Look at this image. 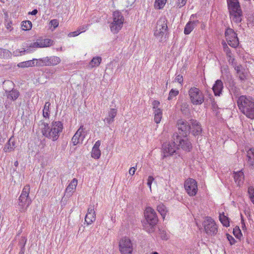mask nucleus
I'll list each match as a JSON object with an SVG mask.
<instances>
[{"instance_id":"nucleus-26","label":"nucleus","mask_w":254,"mask_h":254,"mask_svg":"<svg viewBox=\"0 0 254 254\" xmlns=\"http://www.w3.org/2000/svg\"><path fill=\"white\" fill-rule=\"evenodd\" d=\"M15 145V142L11 137L4 145L3 150L5 152H10L14 150Z\"/></svg>"},{"instance_id":"nucleus-8","label":"nucleus","mask_w":254,"mask_h":254,"mask_svg":"<svg viewBox=\"0 0 254 254\" xmlns=\"http://www.w3.org/2000/svg\"><path fill=\"white\" fill-rule=\"evenodd\" d=\"M189 95L191 103L194 105H201L204 102V95L198 88H190L189 91Z\"/></svg>"},{"instance_id":"nucleus-56","label":"nucleus","mask_w":254,"mask_h":254,"mask_svg":"<svg viewBox=\"0 0 254 254\" xmlns=\"http://www.w3.org/2000/svg\"><path fill=\"white\" fill-rule=\"evenodd\" d=\"M135 170H136V168L135 167L130 168L129 170V174L130 175H132V176L135 173Z\"/></svg>"},{"instance_id":"nucleus-38","label":"nucleus","mask_w":254,"mask_h":254,"mask_svg":"<svg viewBox=\"0 0 254 254\" xmlns=\"http://www.w3.org/2000/svg\"><path fill=\"white\" fill-rule=\"evenodd\" d=\"M51 104L49 102H46L43 110V115L44 118H47L49 117V109Z\"/></svg>"},{"instance_id":"nucleus-58","label":"nucleus","mask_w":254,"mask_h":254,"mask_svg":"<svg viewBox=\"0 0 254 254\" xmlns=\"http://www.w3.org/2000/svg\"><path fill=\"white\" fill-rule=\"evenodd\" d=\"M38 13V10L36 9H34L32 11H30L28 13L29 14L31 15H36Z\"/></svg>"},{"instance_id":"nucleus-43","label":"nucleus","mask_w":254,"mask_h":254,"mask_svg":"<svg viewBox=\"0 0 254 254\" xmlns=\"http://www.w3.org/2000/svg\"><path fill=\"white\" fill-rule=\"evenodd\" d=\"M223 47L224 51L226 53L227 57L230 58L231 57V52L230 49L228 47L227 44L226 43H224L223 44Z\"/></svg>"},{"instance_id":"nucleus-47","label":"nucleus","mask_w":254,"mask_h":254,"mask_svg":"<svg viewBox=\"0 0 254 254\" xmlns=\"http://www.w3.org/2000/svg\"><path fill=\"white\" fill-rule=\"evenodd\" d=\"M227 238L228 240L229 241L230 244L232 245L234 244L236 242L235 239L230 235L227 234Z\"/></svg>"},{"instance_id":"nucleus-6","label":"nucleus","mask_w":254,"mask_h":254,"mask_svg":"<svg viewBox=\"0 0 254 254\" xmlns=\"http://www.w3.org/2000/svg\"><path fill=\"white\" fill-rule=\"evenodd\" d=\"M145 217L149 226L146 227V231L149 233H152L154 231V226L158 222V217L155 210L150 207H146L145 212Z\"/></svg>"},{"instance_id":"nucleus-45","label":"nucleus","mask_w":254,"mask_h":254,"mask_svg":"<svg viewBox=\"0 0 254 254\" xmlns=\"http://www.w3.org/2000/svg\"><path fill=\"white\" fill-rule=\"evenodd\" d=\"M27 50H24L23 51H20L19 50H17L13 52V55L15 56H19L23 55L25 52H26Z\"/></svg>"},{"instance_id":"nucleus-10","label":"nucleus","mask_w":254,"mask_h":254,"mask_svg":"<svg viewBox=\"0 0 254 254\" xmlns=\"http://www.w3.org/2000/svg\"><path fill=\"white\" fill-rule=\"evenodd\" d=\"M173 138L176 140L178 149L182 148L186 151H190L192 148L191 143L187 136H181L176 133L173 134Z\"/></svg>"},{"instance_id":"nucleus-40","label":"nucleus","mask_w":254,"mask_h":254,"mask_svg":"<svg viewBox=\"0 0 254 254\" xmlns=\"http://www.w3.org/2000/svg\"><path fill=\"white\" fill-rule=\"evenodd\" d=\"M248 193L251 202L254 204V188L252 186L248 188Z\"/></svg>"},{"instance_id":"nucleus-50","label":"nucleus","mask_w":254,"mask_h":254,"mask_svg":"<svg viewBox=\"0 0 254 254\" xmlns=\"http://www.w3.org/2000/svg\"><path fill=\"white\" fill-rule=\"evenodd\" d=\"M175 81L179 82V83H182L183 81V76L180 74L176 75Z\"/></svg>"},{"instance_id":"nucleus-61","label":"nucleus","mask_w":254,"mask_h":254,"mask_svg":"<svg viewBox=\"0 0 254 254\" xmlns=\"http://www.w3.org/2000/svg\"><path fill=\"white\" fill-rule=\"evenodd\" d=\"M14 165L15 167H17L18 165V162L17 161H15Z\"/></svg>"},{"instance_id":"nucleus-2","label":"nucleus","mask_w":254,"mask_h":254,"mask_svg":"<svg viewBox=\"0 0 254 254\" xmlns=\"http://www.w3.org/2000/svg\"><path fill=\"white\" fill-rule=\"evenodd\" d=\"M40 128L42 134L46 137L56 141L59 137L60 133L63 129V125L60 121L52 122L51 126L48 124L42 122Z\"/></svg>"},{"instance_id":"nucleus-32","label":"nucleus","mask_w":254,"mask_h":254,"mask_svg":"<svg viewBox=\"0 0 254 254\" xmlns=\"http://www.w3.org/2000/svg\"><path fill=\"white\" fill-rule=\"evenodd\" d=\"M96 219V214L95 213H87L85 218V221L87 223L88 225H90L92 224L94 221H95Z\"/></svg>"},{"instance_id":"nucleus-19","label":"nucleus","mask_w":254,"mask_h":254,"mask_svg":"<svg viewBox=\"0 0 254 254\" xmlns=\"http://www.w3.org/2000/svg\"><path fill=\"white\" fill-rule=\"evenodd\" d=\"M194 15H191L190 18V20L186 24L184 28L185 34L189 35L190 34L195 27L199 24V21L198 20H194Z\"/></svg>"},{"instance_id":"nucleus-22","label":"nucleus","mask_w":254,"mask_h":254,"mask_svg":"<svg viewBox=\"0 0 254 254\" xmlns=\"http://www.w3.org/2000/svg\"><path fill=\"white\" fill-rule=\"evenodd\" d=\"M190 123L192 134L195 136L199 135L201 133L202 128L199 123L196 120H192Z\"/></svg>"},{"instance_id":"nucleus-54","label":"nucleus","mask_w":254,"mask_h":254,"mask_svg":"<svg viewBox=\"0 0 254 254\" xmlns=\"http://www.w3.org/2000/svg\"><path fill=\"white\" fill-rule=\"evenodd\" d=\"M87 213H95V211L94 210V206L90 205L88 207Z\"/></svg>"},{"instance_id":"nucleus-1","label":"nucleus","mask_w":254,"mask_h":254,"mask_svg":"<svg viewBox=\"0 0 254 254\" xmlns=\"http://www.w3.org/2000/svg\"><path fill=\"white\" fill-rule=\"evenodd\" d=\"M40 128L42 134L46 137L56 141L59 137L60 133L63 129V125L60 121L52 122L51 126L48 124L42 122Z\"/></svg>"},{"instance_id":"nucleus-35","label":"nucleus","mask_w":254,"mask_h":254,"mask_svg":"<svg viewBox=\"0 0 254 254\" xmlns=\"http://www.w3.org/2000/svg\"><path fill=\"white\" fill-rule=\"evenodd\" d=\"M167 0H155L154 2V8L156 9H160L164 7Z\"/></svg>"},{"instance_id":"nucleus-11","label":"nucleus","mask_w":254,"mask_h":254,"mask_svg":"<svg viewBox=\"0 0 254 254\" xmlns=\"http://www.w3.org/2000/svg\"><path fill=\"white\" fill-rule=\"evenodd\" d=\"M202 225L205 232L209 235H214L217 232V226L214 220L209 217L205 218Z\"/></svg>"},{"instance_id":"nucleus-21","label":"nucleus","mask_w":254,"mask_h":254,"mask_svg":"<svg viewBox=\"0 0 254 254\" xmlns=\"http://www.w3.org/2000/svg\"><path fill=\"white\" fill-rule=\"evenodd\" d=\"M223 89V83L221 80L217 79L213 86L212 90L215 96H219L222 94Z\"/></svg>"},{"instance_id":"nucleus-31","label":"nucleus","mask_w":254,"mask_h":254,"mask_svg":"<svg viewBox=\"0 0 254 254\" xmlns=\"http://www.w3.org/2000/svg\"><path fill=\"white\" fill-rule=\"evenodd\" d=\"M77 185V180L75 178L73 179L69 183L66 189V193H72L75 189Z\"/></svg>"},{"instance_id":"nucleus-28","label":"nucleus","mask_w":254,"mask_h":254,"mask_svg":"<svg viewBox=\"0 0 254 254\" xmlns=\"http://www.w3.org/2000/svg\"><path fill=\"white\" fill-rule=\"evenodd\" d=\"M38 42L39 48L48 47L53 44V41L49 39L38 40Z\"/></svg>"},{"instance_id":"nucleus-49","label":"nucleus","mask_w":254,"mask_h":254,"mask_svg":"<svg viewBox=\"0 0 254 254\" xmlns=\"http://www.w3.org/2000/svg\"><path fill=\"white\" fill-rule=\"evenodd\" d=\"M153 110H156L157 109H160L158 106L160 105V102L157 100H154L152 102Z\"/></svg>"},{"instance_id":"nucleus-39","label":"nucleus","mask_w":254,"mask_h":254,"mask_svg":"<svg viewBox=\"0 0 254 254\" xmlns=\"http://www.w3.org/2000/svg\"><path fill=\"white\" fill-rule=\"evenodd\" d=\"M101 154L99 148H92L91 151V157L92 158L98 159L100 157Z\"/></svg>"},{"instance_id":"nucleus-4","label":"nucleus","mask_w":254,"mask_h":254,"mask_svg":"<svg viewBox=\"0 0 254 254\" xmlns=\"http://www.w3.org/2000/svg\"><path fill=\"white\" fill-rule=\"evenodd\" d=\"M227 2L231 21L236 23L241 22L243 12L238 0H227Z\"/></svg>"},{"instance_id":"nucleus-51","label":"nucleus","mask_w":254,"mask_h":254,"mask_svg":"<svg viewBox=\"0 0 254 254\" xmlns=\"http://www.w3.org/2000/svg\"><path fill=\"white\" fill-rule=\"evenodd\" d=\"M187 2V0H178L177 6L181 8L184 6Z\"/></svg>"},{"instance_id":"nucleus-59","label":"nucleus","mask_w":254,"mask_h":254,"mask_svg":"<svg viewBox=\"0 0 254 254\" xmlns=\"http://www.w3.org/2000/svg\"><path fill=\"white\" fill-rule=\"evenodd\" d=\"M241 219H242V228L243 229H246V226H245V223H244V220L243 219V216L242 215H241Z\"/></svg>"},{"instance_id":"nucleus-3","label":"nucleus","mask_w":254,"mask_h":254,"mask_svg":"<svg viewBox=\"0 0 254 254\" xmlns=\"http://www.w3.org/2000/svg\"><path fill=\"white\" fill-rule=\"evenodd\" d=\"M237 105L240 111L247 117L254 119V99L250 96L242 95L238 97Z\"/></svg>"},{"instance_id":"nucleus-16","label":"nucleus","mask_w":254,"mask_h":254,"mask_svg":"<svg viewBox=\"0 0 254 254\" xmlns=\"http://www.w3.org/2000/svg\"><path fill=\"white\" fill-rule=\"evenodd\" d=\"M185 188L190 196H194L197 192V184L196 181L191 178H189L185 182Z\"/></svg>"},{"instance_id":"nucleus-29","label":"nucleus","mask_w":254,"mask_h":254,"mask_svg":"<svg viewBox=\"0 0 254 254\" xmlns=\"http://www.w3.org/2000/svg\"><path fill=\"white\" fill-rule=\"evenodd\" d=\"M36 62L37 59H33L32 60L19 63L18 64L17 66L22 68L31 67L36 65Z\"/></svg>"},{"instance_id":"nucleus-57","label":"nucleus","mask_w":254,"mask_h":254,"mask_svg":"<svg viewBox=\"0 0 254 254\" xmlns=\"http://www.w3.org/2000/svg\"><path fill=\"white\" fill-rule=\"evenodd\" d=\"M101 145V142L100 140H98L94 144L93 148H99V147Z\"/></svg>"},{"instance_id":"nucleus-62","label":"nucleus","mask_w":254,"mask_h":254,"mask_svg":"<svg viewBox=\"0 0 254 254\" xmlns=\"http://www.w3.org/2000/svg\"><path fill=\"white\" fill-rule=\"evenodd\" d=\"M150 254H159L157 252H153Z\"/></svg>"},{"instance_id":"nucleus-33","label":"nucleus","mask_w":254,"mask_h":254,"mask_svg":"<svg viewBox=\"0 0 254 254\" xmlns=\"http://www.w3.org/2000/svg\"><path fill=\"white\" fill-rule=\"evenodd\" d=\"M102 58L100 57H94L89 63V66L91 67L98 66L101 63Z\"/></svg>"},{"instance_id":"nucleus-48","label":"nucleus","mask_w":254,"mask_h":254,"mask_svg":"<svg viewBox=\"0 0 254 254\" xmlns=\"http://www.w3.org/2000/svg\"><path fill=\"white\" fill-rule=\"evenodd\" d=\"M154 181V178L152 176H149L147 179V185L148 187L150 188L151 190V184L152 183V182Z\"/></svg>"},{"instance_id":"nucleus-12","label":"nucleus","mask_w":254,"mask_h":254,"mask_svg":"<svg viewBox=\"0 0 254 254\" xmlns=\"http://www.w3.org/2000/svg\"><path fill=\"white\" fill-rule=\"evenodd\" d=\"M61 61V59L57 56L46 57L38 60L37 59L36 65L37 66L56 65Z\"/></svg>"},{"instance_id":"nucleus-14","label":"nucleus","mask_w":254,"mask_h":254,"mask_svg":"<svg viewBox=\"0 0 254 254\" xmlns=\"http://www.w3.org/2000/svg\"><path fill=\"white\" fill-rule=\"evenodd\" d=\"M119 248L121 254H132V244L130 240L127 237H124L120 240Z\"/></svg>"},{"instance_id":"nucleus-18","label":"nucleus","mask_w":254,"mask_h":254,"mask_svg":"<svg viewBox=\"0 0 254 254\" xmlns=\"http://www.w3.org/2000/svg\"><path fill=\"white\" fill-rule=\"evenodd\" d=\"M177 126L180 135L187 136L191 128L190 125L186 121L181 119L178 120Z\"/></svg>"},{"instance_id":"nucleus-41","label":"nucleus","mask_w":254,"mask_h":254,"mask_svg":"<svg viewBox=\"0 0 254 254\" xmlns=\"http://www.w3.org/2000/svg\"><path fill=\"white\" fill-rule=\"evenodd\" d=\"M179 94V91L178 90H175L172 89L169 92L168 99L169 100H172L174 97H176Z\"/></svg>"},{"instance_id":"nucleus-60","label":"nucleus","mask_w":254,"mask_h":254,"mask_svg":"<svg viewBox=\"0 0 254 254\" xmlns=\"http://www.w3.org/2000/svg\"><path fill=\"white\" fill-rule=\"evenodd\" d=\"M25 248H20V251L19 254H24Z\"/></svg>"},{"instance_id":"nucleus-42","label":"nucleus","mask_w":254,"mask_h":254,"mask_svg":"<svg viewBox=\"0 0 254 254\" xmlns=\"http://www.w3.org/2000/svg\"><path fill=\"white\" fill-rule=\"evenodd\" d=\"M32 48H39L38 40L36 42L31 43L29 45V46L28 47V48L26 50H27L26 52L28 53L29 52L32 51L31 49Z\"/></svg>"},{"instance_id":"nucleus-13","label":"nucleus","mask_w":254,"mask_h":254,"mask_svg":"<svg viewBox=\"0 0 254 254\" xmlns=\"http://www.w3.org/2000/svg\"><path fill=\"white\" fill-rule=\"evenodd\" d=\"M225 38L228 44L233 48H237L239 44L237 34L231 28H227L225 32Z\"/></svg>"},{"instance_id":"nucleus-25","label":"nucleus","mask_w":254,"mask_h":254,"mask_svg":"<svg viewBox=\"0 0 254 254\" xmlns=\"http://www.w3.org/2000/svg\"><path fill=\"white\" fill-rule=\"evenodd\" d=\"M248 163L251 168L254 169V149H250L247 152Z\"/></svg>"},{"instance_id":"nucleus-34","label":"nucleus","mask_w":254,"mask_h":254,"mask_svg":"<svg viewBox=\"0 0 254 254\" xmlns=\"http://www.w3.org/2000/svg\"><path fill=\"white\" fill-rule=\"evenodd\" d=\"M219 220L224 226L226 227L230 225L229 218L224 213L220 214Z\"/></svg>"},{"instance_id":"nucleus-36","label":"nucleus","mask_w":254,"mask_h":254,"mask_svg":"<svg viewBox=\"0 0 254 254\" xmlns=\"http://www.w3.org/2000/svg\"><path fill=\"white\" fill-rule=\"evenodd\" d=\"M157 209L163 218L164 219L167 212L166 207L163 204H160L157 206Z\"/></svg>"},{"instance_id":"nucleus-30","label":"nucleus","mask_w":254,"mask_h":254,"mask_svg":"<svg viewBox=\"0 0 254 254\" xmlns=\"http://www.w3.org/2000/svg\"><path fill=\"white\" fill-rule=\"evenodd\" d=\"M154 121L156 124H159L162 118V110L161 109H157L153 111Z\"/></svg>"},{"instance_id":"nucleus-9","label":"nucleus","mask_w":254,"mask_h":254,"mask_svg":"<svg viewBox=\"0 0 254 254\" xmlns=\"http://www.w3.org/2000/svg\"><path fill=\"white\" fill-rule=\"evenodd\" d=\"M167 30V20L165 17H162L157 21L154 35L160 39V41H162V38L166 34Z\"/></svg>"},{"instance_id":"nucleus-5","label":"nucleus","mask_w":254,"mask_h":254,"mask_svg":"<svg viewBox=\"0 0 254 254\" xmlns=\"http://www.w3.org/2000/svg\"><path fill=\"white\" fill-rule=\"evenodd\" d=\"M30 187L29 185L24 187L19 197L16 207L21 212H24L31 204L32 200L29 197Z\"/></svg>"},{"instance_id":"nucleus-55","label":"nucleus","mask_w":254,"mask_h":254,"mask_svg":"<svg viewBox=\"0 0 254 254\" xmlns=\"http://www.w3.org/2000/svg\"><path fill=\"white\" fill-rule=\"evenodd\" d=\"M233 233H234V234L236 236V237L238 238L239 237L238 234H239V233L241 234V231H240L239 228H238V229H234Z\"/></svg>"},{"instance_id":"nucleus-37","label":"nucleus","mask_w":254,"mask_h":254,"mask_svg":"<svg viewBox=\"0 0 254 254\" xmlns=\"http://www.w3.org/2000/svg\"><path fill=\"white\" fill-rule=\"evenodd\" d=\"M32 22L29 20L22 21L21 23V28L23 30H29L32 28Z\"/></svg>"},{"instance_id":"nucleus-46","label":"nucleus","mask_w":254,"mask_h":254,"mask_svg":"<svg viewBox=\"0 0 254 254\" xmlns=\"http://www.w3.org/2000/svg\"><path fill=\"white\" fill-rule=\"evenodd\" d=\"M50 24L56 28L59 26V21L57 19H52L50 21Z\"/></svg>"},{"instance_id":"nucleus-7","label":"nucleus","mask_w":254,"mask_h":254,"mask_svg":"<svg viewBox=\"0 0 254 254\" xmlns=\"http://www.w3.org/2000/svg\"><path fill=\"white\" fill-rule=\"evenodd\" d=\"M112 18L113 21L110 24V28L113 33L117 34L123 27L125 19L122 13L119 11L113 12Z\"/></svg>"},{"instance_id":"nucleus-63","label":"nucleus","mask_w":254,"mask_h":254,"mask_svg":"<svg viewBox=\"0 0 254 254\" xmlns=\"http://www.w3.org/2000/svg\"><path fill=\"white\" fill-rule=\"evenodd\" d=\"M3 50L0 48V56H1Z\"/></svg>"},{"instance_id":"nucleus-20","label":"nucleus","mask_w":254,"mask_h":254,"mask_svg":"<svg viewBox=\"0 0 254 254\" xmlns=\"http://www.w3.org/2000/svg\"><path fill=\"white\" fill-rule=\"evenodd\" d=\"M239 79L242 81H244L248 75L247 69H245L241 65H239L235 67Z\"/></svg>"},{"instance_id":"nucleus-15","label":"nucleus","mask_w":254,"mask_h":254,"mask_svg":"<svg viewBox=\"0 0 254 254\" xmlns=\"http://www.w3.org/2000/svg\"><path fill=\"white\" fill-rule=\"evenodd\" d=\"M162 149L164 157L173 155L178 149L176 140L172 137L171 141L163 144Z\"/></svg>"},{"instance_id":"nucleus-27","label":"nucleus","mask_w":254,"mask_h":254,"mask_svg":"<svg viewBox=\"0 0 254 254\" xmlns=\"http://www.w3.org/2000/svg\"><path fill=\"white\" fill-rule=\"evenodd\" d=\"M6 93L7 99L12 101L16 100L19 96V93L16 90L6 91Z\"/></svg>"},{"instance_id":"nucleus-52","label":"nucleus","mask_w":254,"mask_h":254,"mask_svg":"<svg viewBox=\"0 0 254 254\" xmlns=\"http://www.w3.org/2000/svg\"><path fill=\"white\" fill-rule=\"evenodd\" d=\"M79 34H80V32L77 30V31L69 33L68 36L69 37H75L78 35Z\"/></svg>"},{"instance_id":"nucleus-24","label":"nucleus","mask_w":254,"mask_h":254,"mask_svg":"<svg viewBox=\"0 0 254 254\" xmlns=\"http://www.w3.org/2000/svg\"><path fill=\"white\" fill-rule=\"evenodd\" d=\"M117 113V110L115 109H110L108 111V114L107 118L104 120L108 124L110 125L114 121V118L116 116Z\"/></svg>"},{"instance_id":"nucleus-64","label":"nucleus","mask_w":254,"mask_h":254,"mask_svg":"<svg viewBox=\"0 0 254 254\" xmlns=\"http://www.w3.org/2000/svg\"><path fill=\"white\" fill-rule=\"evenodd\" d=\"M63 48L62 47H60L59 49H57V51H62Z\"/></svg>"},{"instance_id":"nucleus-44","label":"nucleus","mask_w":254,"mask_h":254,"mask_svg":"<svg viewBox=\"0 0 254 254\" xmlns=\"http://www.w3.org/2000/svg\"><path fill=\"white\" fill-rule=\"evenodd\" d=\"M27 239L25 237H21L20 240L19 242V245L20 248H25V246L26 244Z\"/></svg>"},{"instance_id":"nucleus-23","label":"nucleus","mask_w":254,"mask_h":254,"mask_svg":"<svg viewBox=\"0 0 254 254\" xmlns=\"http://www.w3.org/2000/svg\"><path fill=\"white\" fill-rule=\"evenodd\" d=\"M233 177L235 183L238 185V186H241L243 184L244 181V174L242 170L234 172Z\"/></svg>"},{"instance_id":"nucleus-17","label":"nucleus","mask_w":254,"mask_h":254,"mask_svg":"<svg viewBox=\"0 0 254 254\" xmlns=\"http://www.w3.org/2000/svg\"><path fill=\"white\" fill-rule=\"evenodd\" d=\"M87 133V131L83 126H80L71 139L73 145H76L82 143Z\"/></svg>"},{"instance_id":"nucleus-53","label":"nucleus","mask_w":254,"mask_h":254,"mask_svg":"<svg viewBox=\"0 0 254 254\" xmlns=\"http://www.w3.org/2000/svg\"><path fill=\"white\" fill-rule=\"evenodd\" d=\"M88 25H84L79 27L78 30L81 33L83 32H85L88 29Z\"/></svg>"}]
</instances>
